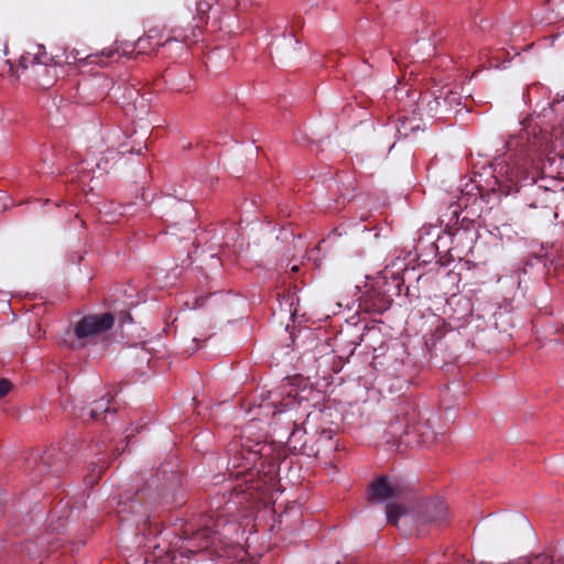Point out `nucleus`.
<instances>
[{
	"label": "nucleus",
	"instance_id": "1",
	"mask_svg": "<svg viewBox=\"0 0 564 564\" xmlns=\"http://www.w3.org/2000/svg\"><path fill=\"white\" fill-rule=\"evenodd\" d=\"M549 147L546 130L532 121L523 126L506 142L507 160L500 165L497 183L507 194L534 185L539 176L536 160L549 151Z\"/></svg>",
	"mask_w": 564,
	"mask_h": 564
},
{
	"label": "nucleus",
	"instance_id": "2",
	"mask_svg": "<svg viewBox=\"0 0 564 564\" xmlns=\"http://www.w3.org/2000/svg\"><path fill=\"white\" fill-rule=\"evenodd\" d=\"M154 502V495L148 488H141L134 495L126 496L124 500L120 498L117 502L116 512L121 522L133 521L139 530L145 532Z\"/></svg>",
	"mask_w": 564,
	"mask_h": 564
},
{
	"label": "nucleus",
	"instance_id": "3",
	"mask_svg": "<svg viewBox=\"0 0 564 564\" xmlns=\"http://www.w3.org/2000/svg\"><path fill=\"white\" fill-rule=\"evenodd\" d=\"M113 324L115 317L111 313L83 316L74 326L76 340L70 343V348L77 349L84 347L90 339L109 330Z\"/></svg>",
	"mask_w": 564,
	"mask_h": 564
},
{
	"label": "nucleus",
	"instance_id": "4",
	"mask_svg": "<svg viewBox=\"0 0 564 564\" xmlns=\"http://www.w3.org/2000/svg\"><path fill=\"white\" fill-rule=\"evenodd\" d=\"M19 68L21 76L43 89L51 88L57 77L56 66L42 63L36 56L30 54L21 56Z\"/></svg>",
	"mask_w": 564,
	"mask_h": 564
},
{
	"label": "nucleus",
	"instance_id": "5",
	"mask_svg": "<svg viewBox=\"0 0 564 564\" xmlns=\"http://www.w3.org/2000/svg\"><path fill=\"white\" fill-rule=\"evenodd\" d=\"M219 525L220 521H215L210 516L199 529L191 532V535L186 538L188 540L189 547H193L191 551L200 552L216 547L217 544L220 543Z\"/></svg>",
	"mask_w": 564,
	"mask_h": 564
},
{
	"label": "nucleus",
	"instance_id": "6",
	"mask_svg": "<svg viewBox=\"0 0 564 564\" xmlns=\"http://www.w3.org/2000/svg\"><path fill=\"white\" fill-rule=\"evenodd\" d=\"M398 424L399 422H395L390 425V433L398 437L401 444L430 446L435 440V434L427 423H406L401 433L398 431Z\"/></svg>",
	"mask_w": 564,
	"mask_h": 564
},
{
	"label": "nucleus",
	"instance_id": "7",
	"mask_svg": "<svg viewBox=\"0 0 564 564\" xmlns=\"http://www.w3.org/2000/svg\"><path fill=\"white\" fill-rule=\"evenodd\" d=\"M63 454L55 448L46 451L43 455L31 454L26 458L28 467L35 479H41L45 474L58 473L65 464Z\"/></svg>",
	"mask_w": 564,
	"mask_h": 564
},
{
	"label": "nucleus",
	"instance_id": "8",
	"mask_svg": "<svg viewBox=\"0 0 564 564\" xmlns=\"http://www.w3.org/2000/svg\"><path fill=\"white\" fill-rule=\"evenodd\" d=\"M91 452L96 456H99L96 462H91V465L94 466L93 473L97 477H100L102 471L107 468L108 457L111 456L112 458H116L119 456L118 447L115 446L112 443L110 445L106 444L104 440L95 443L91 446Z\"/></svg>",
	"mask_w": 564,
	"mask_h": 564
},
{
	"label": "nucleus",
	"instance_id": "9",
	"mask_svg": "<svg viewBox=\"0 0 564 564\" xmlns=\"http://www.w3.org/2000/svg\"><path fill=\"white\" fill-rule=\"evenodd\" d=\"M108 88L109 80L107 78H97L82 83L78 86V93L87 95L83 97L84 102L94 104L106 97Z\"/></svg>",
	"mask_w": 564,
	"mask_h": 564
},
{
	"label": "nucleus",
	"instance_id": "10",
	"mask_svg": "<svg viewBox=\"0 0 564 564\" xmlns=\"http://www.w3.org/2000/svg\"><path fill=\"white\" fill-rule=\"evenodd\" d=\"M392 304V299L386 293V291L372 288L369 290L362 300V306L366 311L382 314L389 310Z\"/></svg>",
	"mask_w": 564,
	"mask_h": 564
},
{
	"label": "nucleus",
	"instance_id": "11",
	"mask_svg": "<svg viewBox=\"0 0 564 564\" xmlns=\"http://www.w3.org/2000/svg\"><path fill=\"white\" fill-rule=\"evenodd\" d=\"M420 508L422 509V520L424 522H443L447 518V507L438 498L423 501Z\"/></svg>",
	"mask_w": 564,
	"mask_h": 564
},
{
	"label": "nucleus",
	"instance_id": "12",
	"mask_svg": "<svg viewBox=\"0 0 564 564\" xmlns=\"http://www.w3.org/2000/svg\"><path fill=\"white\" fill-rule=\"evenodd\" d=\"M239 446L238 442L229 445L228 453L229 455L234 454V456L230 457L229 463L232 464L234 468L242 467L243 469H249L256 463L258 452L245 448H241L239 452Z\"/></svg>",
	"mask_w": 564,
	"mask_h": 564
},
{
	"label": "nucleus",
	"instance_id": "13",
	"mask_svg": "<svg viewBox=\"0 0 564 564\" xmlns=\"http://www.w3.org/2000/svg\"><path fill=\"white\" fill-rule=\"evenodd\" d=\"M370 496L373 499L387 500L397 497V489L391 486L387 477H380L370 485Z\"/></svg>",
	"mask_w": 564,
	"mask_h": 564
},
{
	"label": "nucleus",
	"instance_id": "14",
	"mask_svg": "<svg viewBox=\"0 0 564 564\" xmlns=\"http://www.w3.org/2000/svg\"><path fill=\"white\" fill-rule=\"evenodd\" d=\"M109 403L110 399H107L106 397L95 401L94 406L87 411V415L94 421L99 420L104 414L111 411ZM84 415H86V413H84L83 416Z\"/></svg>",
	"mask_w": 564,
	"mask_h": 564
},
{
	"label": "nucleus",
	"instance_id": "15",
	"mask_svg": "<svg viewBox=\"0 0 564 564\" xmlns=\"http://www.w3.org/2000/svg\"><path fill=\"white\" fill-rule=\"evenodd\" d=\"M459 96L455 93L449 91L445 96H437L435 99L429 104L430 110H435L436 112L442 108L447 109V106H452L454 102H458Z\"/></svg>",
	"mask_w": 564,
	"mask_h": 564
},
{
	"label": "nucleus",
	"instance_id": "16",
	"mask_svg": "<svg viewBox=\"0 0 564 564\" xmlns=\"http://www.w3.org/2000/svg\"><path fill=\"white\" fill-rule=\"evenodd\" d=\"M387 520L390 524L397 525L401 517L405 516L406 509L400 505H387Z\"/></svg>",
	"mask_w": 564,
	"mask_h": 564
},
{
	"label": "nucleus",
	"instance_id": "17",
	"mask_svg": "<svg viewBox=\"0 0 564 564\" xmlns=\"http://www.w3.org/2000/svg\"><path fill=\"white\" fill-rule=\"evenodd\" d=\"M529 564H564V557L554 558L547 554H539L529 561Z\"/></svg>",
	"mask_w": 564,
	"mask_h": 564
},
{
	"label": "nucleus",
	"instance_id": "18",
	"mask_svg": "<svg viewBox=\"0 0 564 564\" xmlns=\"http://www.w3.org/2000/svg\"><path fill=\"white\" fill-rule=\"evenodd\" d=\"M296 403H297V401H296L295 397H292L291 393H289L288 398L284 399L283 401H281L279 405L273 404V406L275 409L273 414H275L276 412H283L286 409H293Z\"/></svg>",
	"mask_w": 564,
	"mask_h": 564
},
{
	"label": "nucleus",
	"instance_id": "19",
	"mask_svg": "<svg viewBox=\"0 0 564 564\" xmlns=\"http://www.w3.org/2000/svg\"><path fill=\"white\" fill-rule=\"evenodd\" d=\"M536 194L542 195L543 197H542L541 202H545V203H554L556 199V195H557V193L555 191H551L547 187H544L541 185L538 186Z\"/></svg>",
	"mask_w": 564,
	"mask_h": 564
},
{
	"label": "nucleus",
	"instance_id": "20",
	"mask_svg": "<svg viewBox=\"0 0 564 564\" xmlns=\"http://www.w3.org/2000/svg\"><path fill=\"white\" fill-rule=\"evenodd\" d=\"M139 95V91L134 88L128 87L126 88V93L122 95V102H130L134 100Z\"/></svg>",
	"mask_w": 564,
	"mask_h": 564
},
{
	"label": "nucleus",
	"instance_id": "21",
	"mask_svg": "<svg viewBox=\"0 0 564 564\" xmlns=\"http://www.w3.org/2000/svg\"><path fill=\"white\" fill-rule=\"evenodd\" d=\"M12 389V383L4 378L0 379V400L6 397L9 391Z\"/></svg>",
	"mask_w": 564,
	"mask_h": 564
},
{
	"label": "nucleus",
	"instance_id": "22",
	"mask_svg": "<svg viewBox=\"0 0 564 564\" xmlns=\"http://www.w3.org/2000/svg\"><path fill=\"white\" fill-rule=\"evenodd\" d=\"M170 203H171V204H169L170 207H172L174 209H180V207H184L188 214H191L193 210L192 207L187 204L175 202L174 199H171Z\"/></svg>",
	"mask_w": 564,
	"mask_h": 564
},
{
	"label": "nucleus",
	"instance_id": "23",
	"mask_svg": "<svg viewBox=\"0 0 564 564\" xmlns=\"http://www.w3.org/2000/svg\"><path fill=\"white\" fill-rule=\"evenodd\" d=\"M544 208H545L546 216H551L552 215L554 218L557 217V214H556V212L553 210L552 206L546 205V206H544Z\"/></svg>",
	"mask_w": 564,
	"mask_h": 564
},
{
	"label": "nucleus",
	"instance_id": "24",
	"mask_svg": "<svg viewBox=\"0 0 564 564\" xmlns=\"http://www.w3.org/2000/svg\"><path fill=\"white\" fill-rule=\"evenodd\" d=\"M301 431L302 429L296 423H294V429L291 433V437H295Z\"/></svg>",
	"mask_w": 564,
	"mask_h": 564
},
{
	"label": "nucleus",
	"instance_id": "25",
	"mask_svg": "<svg viewBox=\"0 0 564 564\" xmlns=\"http://www.w3.org/2000/svg\"><path fill=\"white\" fill-rule=\"evenodd\" d=\"M403 126H404V123H402V126L398 128V133L403 135V137H406L408 135L406 131H402V127Z\"/></svg>",
	"mask_w": 564,
	"mask_h": 564
},
{
	"label": "nucleus",
	"instance_id": "26",
	"mask_svg": "<svg viewBox=\"0 0 564 564\" xmlns=\"http://www.w3.org/2000/svg\"><path fill=\"white\" fill-rule=\"evenodd\" d=\"M560 105H561V104H560L558 101L553 102V104L551 105V106H552V110H554V111H555V110H556V108H557V107H560Z\"/></svg>",
	"mask_w": 564,
	"mask_h": 564
},
{
	"label": "nucleus",
	"instance_id": "27",
	"mask_svg": "<svg viewBox=\"0 0 564 564\" xmlns=\"http://www.w3.org/2000/svg\"><path fill=\"white\" fill-rule=\"evenodd\" d=\"M120 89H121V86H118V87L112 86L111 87V90H113L115 95H117L118 90H120Z\"/></svg>",
	"mask_w": 564,
	"mask_h": 564
},
{
	"label": "nucleus",
	"instance_id": "28",
	"mask_svg": "<svg viewBox=\"0 0 564 564\" xmlns=\"http://www.w3.org/2000/svg\"><path fill=\"white\" fill-rule=\"evenodd\" d=\"M116 53H117V52L109 51V52L106 54V56H107L108 58H110V57H112Z\"/></svg>",
	"mask_w": 564,
	"mask_h": 564
},
{
	"label": "nucleus",
	"instance_id": "29",
	"mask_svg": "<svg viewBox=\"0 0 564 564\" xmlns=\"http://www.w3.org/2000/svg\"><path fill=\"white\" fill-rule=\"evenodd\" d=\"M341 198H343L341 204H345L346 202L350 200V197H345V196H343Z\"/></svg>",
	"mask_w": 564,
	"mask_h": 564
},
{
	"label": "nucleus",
	"instance_id": "30",
	"mask_svg": "<svg viewBox=\"0 0 564 564\" xmlns=\"http://www.w3.org/2000/svg\"><path fill=\"white\" fill-rule=\"evenodd\" d=\"M172 218H173V219H176V218H177L176 213H173Z\"/></svg>",
	"mask_w": 564,
	"mask_h": 564
},
{
	"label": "nucleus",
	"instance_id": "31",
	"mask_svg": "<svg viewBox=\"0 0 564 564\" xmlns=\"http://www.w3.org/2000/svg\"><path fill=\"white\" fill-rule=\"evenodd\" d=\"M530 207H536V202H535V203L530 204Z\"/></svg>",
	"mask_w": 564,
	"mask_h": 564
}]
</instances>
